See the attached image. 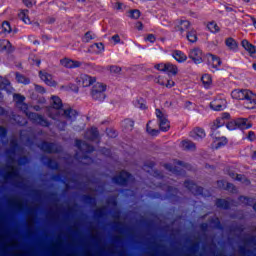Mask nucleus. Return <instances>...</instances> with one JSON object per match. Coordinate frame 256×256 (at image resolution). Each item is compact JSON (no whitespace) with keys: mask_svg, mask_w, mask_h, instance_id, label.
I'll return each instance as SVG.
<instances>
[{"mask_svg":"<svg viewBox=\"0 0 256 256\" xmlns=\"http://www.w3.org/2000/svg\"><path fill=\"white\" fill-rule=\"evenodd\" d=\"M52 108L49 110V117L51 119H57L58 117H64L68 121H75L77 119V112L73 108L63 110V102L58 96L51 97Z\"/></svg>","mask_w":256,"mask_h":256,"instance_id":"1","label":"nucleus"},{"mask_svg":"<svg viewBox=\"0 0 256 256\" xmlns=\"http://www.w3.org/2000/svg\"><path fill=\"white\" fill-rule=\"evenodd\" d=\"M232 99L244 101L246 109H256V95L250 90H233L231 93Z\"/></svg>","mask_w":256,"mask_h":256,"instance_id":"2","label":"nucleus"},{"mask_svg":"<svg viewBox=\"0 0 256 256\" xmlns=\"http://www.w3.org/2000/svg\"><path fill=\"white\" fill-rule=\"evenodd\" d=\"M134 180L135 178L133 175L125 170H122L118 175L112 178L113 183L120 185L121 187H127V185H129V183L133 182Z\"/></svg>","mask_w":256,"mask_h":256,"instance_id":"3","label":"nucleus"},{"mask_svg":"<svg viewBox=\"0 0 256 256\" xmlns=\"http://www.w3.org/2000/svg\"><path fill=\"white\" fill-rule=\"evenodd\" d=\"M247 121L248 120L246 118H238L228 122L226 127L229 131H235V129H240L241 131L251 129V124L247 123Z\"/></svg>","mask_w":256,"mask_h":256,"instance_id":"4","label":"nucleus"},{"mask_svg":"<svg viewBox=\"0 0 256 256\" xmlns=\"http://www.w3.org/2000/svg\"><path fill=\"white\" fill-rule=\"evenodd\" d=\"M107 90V86L96 83L91 90V97L94 101H105V91Z\"/></svg>","mask_w":256,"mask_h":256,"instance_id":"5","label":"nucleus"},{"mask_svg":"<svg viewBox=\"0 0 256 256\" xmlns=\"http://www.w3.org/2000/svg\"><path fill=\"white\" fill-rule=\"evenodd\" d=\"M155 115L158 119L160 131H169V129H171V125L169 123V119H167V114H165V112H163L161 109L156 108Z\"/></svg>","mask_w":256,"mask_h":256,"instance_id":"6","label":"nucleus"},{"mask_svg":"<svg viewBox=\"0 0 256 256\" xmlns=\"http://www.w3.org/2000/svg\"><path fill=\"white\" fill-rule=\"evenodd\" d=\"M27 117L32 123L40 125V127H49V125H51L49 120L45 119V117H43L41 114L29 112Z\"/></svg>","mask_w":256,"mask_h":256,"instance_id":"7","label":"nucleus"},{"mask_svg":"<svg viewBox=\"0 0 256 256\" xmlns=\"http://www.w3.org/2000/svg\"><path fill=\"white\" fill-rule=\"evenodd\" d=\"M38 147L44 153H61V147L53 142L43 141L38 145Z\"/></svg>","mask_w":256,"mask_h":256,"instance_id":"8","label":"nucleus"},{"mask_svg":"<svg viewBox=\"0 0 256 256\" xmlns=\"http://www.w3.org/2000/svg\"><path fill=\"white\" fill-rule=\"evenodd\" d=\"M162 189H166V197L171 201V203H178V201H181V198L179 197V190L177 188H173L172 186H162Z\"/></svg>","mask_w":256,"mask_h":256,"instance_id":"9","label":"nucleus"},{"mask_svg":"<svg viewBox=\"0 0 256 256\" xmlns=\"http://www.w3.org/2000/svg\"><path fill=\"white\" fill-rule=\"evenodd\" d=\"M231 119V114L224 112L220 115V117L216 118V120L211 125L212 131H217L219 127H223Z\"/></svg>","mask_w":256,"mask_h":256,"instance_id":"10","label":"nucleus"},{"mask_svg":"<svg viewBox=\"0 0 256 256\" xmlns=\"http://www.w3.org/2000/svg\"><path fill=\"white\" fill-rule=\"evenodd\" d=\"M188 57L195 63V65H200V63H203V50L194 48L189 51Z\"/></svg>","mask_w":256,"mask_h":256,"instance_id":"11","label":"nucleus"},{"mask_svg":"<svg viewBox=\"0 0 256 256\" xmlns=\"http://www.w3.org/2000/svg\"><path fill=\"white\" fill-rule=\"evenodd\" d=\"M210 108L212 111H224L227 109V100L218 96L210 103Z\"/></svg>","mask_w":256,"mask_h":256,"instance_id":"12","label":"nucleus"},{"mask_svg":"<svg viewBox=\"0 0 256 256\" xmlns=\"http://www.w3.org/2000/svg\"><path fill=\"white\" fill-rule=\"evenodd\" d=\"M184 186L187 190H189L193 195H202V197H205L203 194V187L197 186L193 181L187 180L184 182Z\"/></svg>","mask_w":256,"mask_h":256,"instance_id":"13","label":"nucleus"},{"mask_svg":"<svg viewBox=\"0 0 256 256\" xmlns=\"http://www.w3.org/2000/svg\"><path fill=\"white\" fill-rule=\"evenodd\" d=\"M8 205L9 207H12V209H16L17 211H23L25 209V203L21 198L17 196L9 198Z\"/></svg>","mask_w":256,"mask_h":256,"instance_id":"14","label":"nucleus"},{"mask_svg":"<svg viewBox=\"0 0 256 256\" xmlns=\"http://www.w3.org/2000/svg\"><path fill=\"white\" fill-rule=\"evenodd\" d=\"M153 167H155V163L153 161H147L143 165V170L146 171V173H151L156 179L163 178V173L158 170H153Z\"/></svg>","mask_w":256,"mask_h":256,"instance_id":"15","label":"nucleus"},{"mask_svg":"<svg viewBox=\"0 0 256 256\" xmlns=\"http://www.w3.org/2000/svg\"><path fill=\"white\" fill-rule=\"evenodd\" d=\"M208 61L209 69H211L213 73H215V71H219V67H221V58L213 54H208Z\"/></svg>","mask_w":256,"mask_h":256,"instance_id":"16","label":"nucleus"},{"mask_svg":"<svg viewBox=\"0 0 256 256\" xmlns=\"http://www.w3.org/2000/svg\"><path fill=\"white\" fill-rule=\"evenodd\" d=\"M62 67H66V69H77L83 65L81 61L72 60L69 58H64L60 60Z\"/></svg>","mask_w":256,"mask_h":256,"instance_id":"17","label":"nucleus"},{"mask_svg":"<svg viewBox=\"0 0 256 256\" xmlns=\"http://www.w3.org/2000/svg\"><path fill=\"white\" fill-rule=\"evenodd\" d=\"M75 146L79 151H82V153H93L95 151V147L82 140H76Z\"/></svg>","mask_w":256,"mask_h":256,"instance_id":"18","label":"nucleus"},{"mask_svg":"<svg viewBox=\"0 0 256 256\" xmlns=\"http://www.w3.org/2000/svg\"><path fill=\"white\" fill-rule=\"evenodd\" d=\"M42 163L48 167V169H52V171H59V162L56 160H53L47 156L41 157Z\"/></svg>","mask_w":256,"mask_h":256,"instance_id":"19","label":"nucleus"},{"mask_svg":"<svg viewBox=\"0 0 256 256\" xmlns=\"http://www.w3.org/2000/svg\"><path fill=\"white\" fill-rule=\"evenodd\" d=\"M191 27V23L189 22V20H180L178 21V24L174 27V31H179L180 35H183V33H185V31H191L190 30Z\"/></svg>","mask_w":256,"mask_h":256,"instance_id":"20","label":"nucleus"},{"mask_svg":"<svg viewBox=\"0 0 256 256\" xmlns=\"http://www.w3.org/2000/svg\"><path fill=\"white\" fill-rule=\"evenodd\" d=\"M79 85L82 87H91L93 83H95V78L87 75V74H81L80 78L78 80Z\"/></svg>","mask_w":256,"mask_h":256,"instance_id":"21","label":"nucleus"},{"mask_svg":"<svg viewBox=\"0 0 256 256\" xmlns=\"http://www.w3.org/2000/svg\"><path fill=\"white\" fill-rule=\"evenodd\" d=\"M6 169L10 171L4 175V179H19V169L13 165H7Z\"/></svg>","mask_w":256,"mask_h":256,"instance_id":"22","label":"nucleus"},{"mask_svg":"<svg viewBox=\"0 0 256 256\" xmlns=\"http://www.w3.org/2000/svg\"><path fill=\"white\" fill-rule=\"evenodd\" d=\"M241 45L247 51L250 57H256V47L251 44L247 39L242 40Z\"/></svg>","mask_w":256,"mask_h":256,"instance_id":"23","label":"nucleus"},{"mask_svg":"<svg viewBox=\"0 0 256 256\" xmlns=\"http://www.w3.org/2000/svg\"><path fill=\"white\" fill-rule=\"evenodd\" d=\"M190 137L195 141H199V139H205V129L196 127L190 132Z\"/></svg>","mask_w":256,"mask_h":256,"instance_id":"24","label":"nucleus"},{"mask_svg":"<svg viewBox=\"0 0 256 256\" xmlns=\"http://www.w3.org/2000/svg\"><path fill=\"white\" fill-rule=\"evenodd\" d=\"M217 185L220 189H225V191H230V193H237V188L233 183L225 182L224 180L217 181Z\"/></svg>","mask_w":256,"mask_h":256,"instance_id":"25","label":"nucleus"},{"mask_svg":"<svg viewBox=\"0 0 256 256\" xmlns=\"http://www.w3.org/2000/svg\"><path fill=\"white\" fill-rule=\"evenodd\" d=\"M231 203H233V200L228 201L226 199L218 198L215 201V205L218 209H224L227 211L228 209H231Z\"/></svg>","mask_w":256,"mask_h":256,"instance_id":"26","label":"nucleus"},{"mask_svg":"<svg viewBox=\"0 0 256 256\" xmlns=\"http://www.w3.org/2000/svg\"><path fill=\"white\" fill-rule=\"evenodd\" d=\"M99 138V130L95 127L90 128L85 133V139H88V141H95Z\"/></svg>","mask_w":256,"mask_h":256,"instance_id":"27","label":"nucleus"},{"mask_svg":"<svg viewBox=\"0 0 256 256\" xmlns=\"http://www.w3.org/2000/svg\"><path fill=\"white\" fill-rule=\"evenodd\" d=\"M164 167L167 169V171H170V173H173L174 175H184L185 170L179 166H173V164H164Z\"/></svg>","mask_w":256,"mask_h":256,"instance_id":"28","label":"nucleus"},{"mask_svg":"<svg viewBox=\"0 0 256 256\" xmlns=\"http://www.w3.org/2000/svg\"><path fill=\"white\" fill-rule=\"evenodd\" d=\"M3 51H6V53H13L15 48H13L11 42L8 40H0V52L3 53Z\"/></svg>","mask_w":256,"mask_h":256,"instance_id":"29","label":"nucleus"},{"mask_svg":"<svg viewBox=\"0 0 256 256\" xmlns=\"http://www.w3.org/2000/svg\"><path fill=\"white\" fill-rule=\"evenodd\" d=\"M172 57L178 63H185V61H187V55L185 53H183V51H181V50H174L172 52Z\"/></svg>","mask_w":256,"mask_h":256,"instance_id":"30","label":"nucleus"},{"mask_svg":"<svg viewBox=\"0 0 256 256\" xmlns=\"http://www.w3.org/2000/svg\"><path fill=\"white\" fill-rule=\"evenodd\" d=\"M181 145L184 151H195V149H197V146L191 140H183Z\"/></svg>","mask_w":256,"mask_h":256,"instance_id":"31","label":"nucleus"},{"mask_svg":"<svg viewBox=\"0 0 256 256\" xmlns=\"http://www.w3.org/2000/svg\"><path fill=\"white\" fill-rule=\"evenodd\" d=\"M0 89L1 91L11 93L13 88L11 87V82L8 79L2 78V80L0 81Z\"/></svg>","mask_w":256,"mask_h":256,"instance_id":"32","label":"nucleus"},{"mask_svg":"<svg viewBox=\"0 0 256 256\" xmlns=\"http://www.w3.org/2000/svg\"><path fill=\"white\" fill-rule=\"evenodd\" d=\"M165 73H168V75H177V73H179V68L171 62H167Z\"/></svg>","mask_w":256,"mask_h":256,"instance_id":"33","label":"nucleus"},{"mask_svg":"<svg viewBox=\"0 0 256 256\" xmlns=\"http://www.w3.org/2000/svg\"><path fill=\"white\" fill-rule=\"evenodd\" d=\"M225 45L226 47H228V49H230V51H234V52H236L239 47V45L237 44V41H235V39L231 37L226 39Z\"/></svg>","mask_w":256,"mask_h":256,"instance_id":"34","label":"nucleus"},{"mask_svg":"<svg viewBox=\"0 0 256 256\" xmlns=\"http://www.w3.org/2000/svg\"><path fill=\"white\" fill-rule=\"evenodd\" d=\"M133 105L137 109H142V110L147 109V103L145 102V99H143V98H137L136 100H134Z\"/></svg>","mask_w":256,"mask_h":256,"instance_id":"35","label":"nucleus"},{"mask_svg":"<svg viewBox=\"0 0 256 256\" xmlns=\"http://www.w3.org/2000/svg\"><path fill=\"white\" fill-rule=\"evenodd\" d=\"M201 81L206 89H209V87H211V84L213 83V79L211 78V75H209V74H204L201 77Z\"/></svg>","mask_w":256,"mask_h":256,"instance_id":"36","label":"nucleus"},{"mask_svg":"<svg viewBox=\"0 0 256 256\" xmlns=\"http://www.w3.org/2000/svg\"><path fill=\"white\" fill-rule=\"evenodd\" d=\"M19 19H21V21H23L24 23H26V25H29L31 23V19H29V10H22L19 13Z\"/></svg>","mask_w":256,"mask_h":256,"instance_id":"37","label":"nucleus"},{"mask_svg":"<svg viewBox=\"0 0 256 256\" xmlns=\"http://www.w3.org/2000/svg\"><path fill=\"white\" fill-rule=\"evenodd\" d=\"M16 81L18 83H23V85H29L31 83V80L27 77H25V75L17 72L16 73Z\"/></svg>","mask_w":256,"mask_h":256,"instance_id":"38","label":"nucleus"},{"mask_svg":"<svg viewBox=\"0 0 256 256\" xmlns=\"http://www.w3.org/2000/svg\"><path fill=\"white\" fill-rule=\"evenodd\" d=\"M82 199H83L84 203H87L88 205H92V206L97 205V200L95 199V197H93L89 194L83 195Z\"/></svg>","mask_w":256,"mask_h":256,"instance_id":"39","label":"nucleus"},{"mask_svg":"<svg viewBox=\"0 0 256 256\" xmlns=\"http://www.w3.org/2000/svg\"><path fill=\"white\" fill-rule=\"evenodd\" d=\"M186 37L190 43H197V31L195 29L188 31Z\"/></svg>","mask_w":256,"mask_h":256,"instance_id":"40","label":"nucleus"},{"mask_svg":"<svg viewBox=\"0 0 256 256\" xmlns=\"http://www.w3.org/2000/svg\"><path fill=\"white\" fill-rule=\"evenodd\" d=\"M39 77L46 85H52L51 83V75L47 72L40 71L39 72Z\"/></svg>","mask_w":256,"mask_h":256,"instance_id":"41","label":"nucleus"},{"mask_svg":"<svg viewBox=\"0 0 256 256\" xmlns=\"http://www.w3.org/2000/svg\"><path fill=\"white\" fill-rule=\"evenodd\" d=\"M216 141V149H221V147H225V145L229 143V140H227V137L225 136L216 138Z\"/></svg>","mask_w":256,"mask_h":256,"instance_id":"42","label":"nucleus"},{"mask_svg":"<svg viewBox=\"0 0 256 256\" xmlns=\"http://www.w3.org/2000/svg\"><path fill=\"white\" fill-rule=\"evenodd\" d=\"M207 27L211 33H219V31H221V28H219V25H217L215 21L209 22Z\"/></svg>","mask_w":256,"mask_h":256,"instance_id":"43","label":"nucleus"},{"mask_svg":"<svg viewBox=\"0 0 256 256\" xmlns=\"http://www.w3.org/2000/svg\"><path fill=\"white\" fill-rule=\"evenodd\" d=\"M17 149H19V142H17L16 139H12L10 141V150H9V152L11 153V155H15Z\"/></svg>","mask_w":256,"mask_h":256,"instance_id":"44","label":"nucleus"},{"mask_svg":"<svg viewBox=\"0 0 256 256\" xmlns=\"http://www.w3.org/2000/svg\"><path fill=\"white\" fill-rule=\"evenodd\" d=\"M212 225H214L215 229H223V225L221 224V220L218 217L212 218L209 220Z\"/></svg>","mask_w":256,"mask_h":256,"instance_id":"45","label":"nucleus"},{"mask_svg":"<svg viewBox=\"0 0 256 256\" xmlns=\"http://www.w3.org/2000/svg\"><path fill=\"white\" fill-rule=\"evenodd\" d=\"M239 203H242V205H251L253 203V198H249L246 196H240L238 198Z\"/></svg>","mask_w":256,"mask_h":256,"instance_id":"46","label":"nucleus"},{"mask_svg":"<svg viewBox=\"0 0 256 256\" xmlns=\"http://www.w3.org/2000/svg\"><path fill=\"white\" fill-rule=\"evenodd\" d=\"M95 39V34L90 31L86 32L84 37L82 38L83 43H89V41H93Z\"/></svg>","mask_w":256,"mask_h":256,"instance_id":"47","label":"nucleus"},{"mask_svg":"<svg viewBox=\"0 0 256 256\" xmlns=\"http://www.w3.org/2000/svg\"><path fill=\"white\" fill-rule=\"evenodd\" d=\"M28 217H29L28 218V225H29V227H31V225H33L34 219H35V214H34L33 208H29Z\"/></svg>","mask_w":256,"mask_h":256,"instance_id":"48","label":"nucleus"},{"mask_svg":"<svg viewBox=\"0 0 256 256\" xmlns=\"http://www.w3.org/2000/svg\"><path fill=\"white\" fill-rule=\"evenodd\" d=\"M14 101L18 104L21 105V103L25 102V96L21 94H14L13 95Z\"/></svg>","mask_w":256,"mask_h":256,"instance_id":"49","label":"nucleus"},{"mask_svg":"<svg viewBox=\"0 0 256 256\" xmlns=\"http://www.w3.org/2000/svg\"><path fill=\"white\" fill-rule=\"evenodd\" d=\"M2 31L3 33H11V24L8 21L2 23Z\"/></svg>","mask_w":256,"mask_h":256,"instance_id":"50","label":"nucleus"},{"mask_svg":"<svg viewBox=\"0 0 256 256\" xmlns=\"http://www.w3.org/2000/svg\"><path fill=\"white\" fill-rule=\"evenodd\" d=\"M105 213H106L105 207L97 208L94 211V215L96 217H105Z\"/></svg>","mask_w":256,"mask_h":256,"instance_id":"51","label":"nucleus"},{"mask_svg":"<svg viewBox=\"0 0 256 256\" xmlns=\"http://www.w3.org/2000/svg\"><path fill=\"white\" fill-rule=\"evenodd\" d=\"M228 175L229 177H231V179H236V181H243V175L241 174H237L233 171H230Z\"/></svg>","mask_w":256,"mask_h":256,"instance_id":"52","label":"nucleus"},{"mask_svg":"<svg viewBox=\"0 0 256 256\" xmlns=\"http://www.w3.org/2000/svg\"><path fill=\"white\" fill-rule=\"evenodd\" d=\"M154 69H156L157 71H162L163 73H165L166 69H167V63H159L156 64L154 66Z\"/></svg>","mask_w":256,"mask_h":256,"instance_id":"53","label":"nucleus"},{"mask_svg":"<svg viewBox=\"0 0 256 256\" xmlns=\"http://www.w3.org/2000/svg\"><path fill=\"white\" fill-rule=\"evenodd\" d=\"M130 17L131 19H139L141 17V11L135 9L130 11Z\"/></svg>","mask_w":256,"mask_h":256,"instance_id":"54","label":"nucleus"},{"mask_svg":"<svg viewBox=\"0 0 256 256\" xmlns=\"http://www.w3.org/2000/svg\"><path fill=\"white\" fill-rule=\"evenodd\" d=\"M146 131L147 133H149V135H152V137H157V135H159V130L157 129L149 130V124H147L146 126Z\"/></svg>","mask_w":256,"mask_h":256,"instance_id":"55","label":"nucleus"},{"mask_svg":"<svg viewBox=\"0 0 256 256\" xmlns=\"http://www.w3.org/2000/svg\"><path fill=\"white\" fill-rule=\"evenodd\" d=\"M123 125H126V127H128V129L131 131L135 125V122H133L131 119H126L124 120Z\"/></svg>","mask_w":256,"mask_h":256,"instance_id":"56","label":"nucleus"},{"mask_svg":"<svg viewBox=\"0 0 256 256\" xmlns=\"http://www.w3.org/2000/svg\"><path fill=\"white\" fill-rule=\"evenodd\" d=\"M145 41H148L149 43H155V41H157V37H155L154 34H148L145 38Z\"/></svg>","mask_w":256,"mask_h":256,"instance_id":"57","label":"nucleus"},{"mask_svg":"<svg viewBox=\"0 0 256 256\" xmlns=\"http://www.w3.org/2000/svg\"><path fill=\"white\" fill-rule=\"evenodd\" d=\"M0 137L2 139H5V137H7V128L0 126Z\"/></svg>","mask_w":256,"mask_h":256,"instance_id":"58","label":"nucleus"},{"mask_svg":"<svg viewBox=\"0 0 256 256\" xmlns=\"http://www.w3.org/2000/svg\"><path fill=\"white\" fill-rule=\"evenodd\" d=\"M35 91L43 95L45 93V88L41 85H35Z\"/></svg>","mask_w":256,"mask_h":256,"instance_id":"59","label":"nucleus"},{"mask_svg":"<svg viewBox=\"0 0 256 256\" xmlns=\"http://www.w3.org/2000/svg\"><path fill=\"white\" fill-rule=\"evenodd\" d=\"M110 71L112 73H115V74L121 73V67H119V66H110Z\"/></svg>","mask_w":256,"mask_h":256,"instance_id":"60","label":"nucleus"},{"mask_svg":"<svg viewBox=\"0 0 256 256\" xmlns=\"http://www.w3.org/2000/svg\"><path fill=\"white\" fill-rule=\"evenodd\" d=\"M22 1H23L24 5L26 7H28V9H31V7H33V3L35 0H22Z\"/></svg>","mask_w":256,"mask_h":256,"instance_id":"61","label":"nucleus"},{"mask_svg":"<svg viewBox=\"0 0 256 256\" xmlns=\"http://www.w3.org/2000/svg\"><path fill=\"white\" fill-rule=\"evenodd\" d=\"M246 243H249L250 245H256V237L250 236L249 238H247Z\"/></svg>","mask_w":256,"mask_h":256,"instance_id":"62","label":"nucleus"},{"mask_svg":"<svg viewBox=\"0 0 256 256\" xmlns=\"http://www.w3.org/2000/svg\"><path fill=\"white\" fill-rule=\"evenodd\" d=\"M239 253H240V255H245V254L249 253V250H247V248L245 246H240Z\"/></svg>","mask_w":256,"mask_h":256,"instance_id":"63","label":"nucleus"},{"mask_svg":"<svg viewBox=\"0 0 256 256\" xmlns=\"http://www.w3.org/2000/svg\"><path fill=\"white\" fill-rule=\"evenodd\" d=\"M107 135L108 137L115 138L117 137V132L115 130H108Z\"/></svg>","mask_w":256,"mask_h":256,"instance_id":"64","label":"nucleus"}]
</instances>
